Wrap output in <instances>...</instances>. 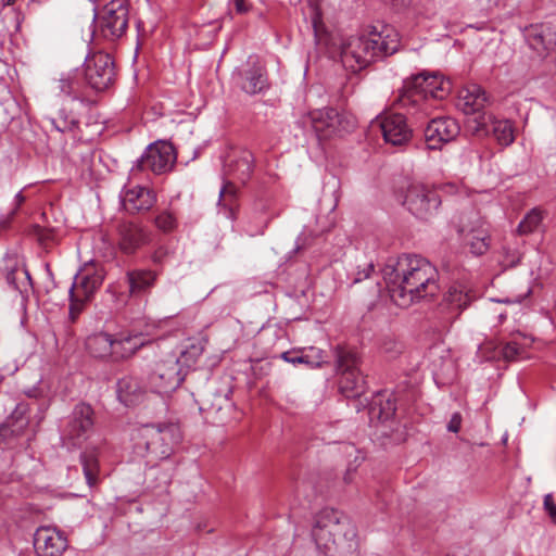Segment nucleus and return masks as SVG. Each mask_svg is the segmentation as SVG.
I'll return each mask as SVG.
<instances>
[{
	"label": "nucleus",
	"instance_id": "f257e3e1",
	"mask_svg": "<svg viewBox=\"0 0 556 556\" xmlns=\"http://www.w3.org/2000/svg\"><path fill=\"white\" fill-rule=\"evenodd\" d=\"M438 270L419 255L403 254L390 260L382 269V278L392 301L401 307L434 296L439 292Z\"/></svg>",
	"mask_w": 556,
	"mask_h": 556
},
{
	"label": "nucleus",
	"instance_id": "f03ea898",
	"mask_svg": "<svg viewBox=\"0 0 556 556\" xmlns=\"http://www.w3.org/2000/svg\"><path fill=\"white\" fill-rule=\"evenodd\" d=\"M399 47L397 30L383 25L379 30L374 27L366 35L350 37L341 46L340 58L343 66L355 73L380 58L395 53Z\"/></svg>",
	"mask_w": 556,
	"mask_h": 556
},
{
	"label": "nucleus",
	"instance_id": "7ed1b4c3",
	"mask_svg": "<svg viewBox=\"0 0 556 556\" xmlns=\"http://www.w3.org/2000/svg\"><path fill=\"white\" fill-rule=\"evenodd\" d=\"M312 536L317 549L327 556H354L358 548L355 527L333 508L316 515Z\"/></svg>",
	"mask_w": 556,
	"mask_h": 556
},
{
	"label": "nucleus",
	"instance_id": "20e7f679",
	"mask_svg": "<svg viewBox=\"0 0 556 556\" xmlns=\"http://www.w3.org/2000/svg\"><path fill=\"white\" fill-rule=\"evenodd\" d=\"M450 91L451 84L447 79L422 72L404 81L397 100L415 122L421 124L431 115L433 101L445 99Z\"/></svg>",
	"mask_w": 556,
	"mask_h": 556
},
{
	"label": "nucleus",
	"instance_id": "39448f33",
	"mask_svg": "<svg viewBox=\"0 0 556 556\" xmlns=\"http://www.w3.org/2000/svg\"><path fill=\"white\" fill-rule=\"evenodd\" d=\"M181 439L182 433L177 424L143 425L137 429L135 448L150 460L167 459Z\"/></svg>",
	"mask_w": 556,
	"mask_h": 556
},
{
	"label": "nucleus",
	"instance_id": "423d86ee",
	"mask_svg": "<svg viewBox=\"0 0 556 556\" xmlns=\"http://www.w3.org/2000/svg\"><path fill=\"white\" fill-rule=\"evenodd\" d=\"M254 155L247 149L231 151L224 161V175L228 181L219 191L218 205L231 206L236 199L233 181L247 184L253 174ZM231 207H229V211Z\"/></svg>",
	"mask_w": 556,
	"mask_h": 556
},
{
	"label": "nucleus",
	"instance_id": "0eeeda50",
	"mask_svg": "<svg viewBox=\"0 0 556 556\" xmlns=\"http://www.w3.org/2000/svg\"><path fill=\"white\" fill-rule=\"evenodd\" d=\"M186 376L177 354L166 353L161 355L151 367L147 377V387L151 392L167 396L180 387Z\"/></svg>",
	"mask_w": 556,
	"mask_h": 556
},
{
	"label": "nucleus",
	"instance_id": "6e6552de",
	"mask_svg": "<svg viewBox=\"0 0 556 556\" xmlns=\"http://www.w3.org/2000/svg\"><path fill=\"white\" fill-rule=\"evenodd\" d=\"M103 279V269L96 265L86 266L75 275L74 281L68 289L70 318L72 321L77 319L85 304L90 301L94 292L101 287Z\"/></svg>",
	"mask_w": 556,
	"mask_h": 556
},
{
	"label": "nucleus",
	"instance_id": "1a4fd4ad",
	"mask_svg": "<svg viewBox=\"0 0 556 556\" xmlns=\"http://www.w3.org/2000/svg\"><path fill=\"white\" fill-rule=\"evenodd\" d=\"M303 123L309 125L319 141L328 140L344 132L351 131L354 126V119L340 113L333 108H324L314 110L303 117Z\"/></svg>",
	"mask_w": 556,
	"mask_h": 556
},
{
	"label": "nucleus",
	"instance_id": "9d476101",
	"mask_svg": "<svg viewBox=\"0 0 556 556\" xmlns=\"http://www.w3.org/2000/svg\"><path fill=\"white\" fill-rule=\"evenodd\" d=\"M84 86L96 92L109 90L116 80V70L113 58L98 51L88 54L83 65Z\"/></svg>",
	"mask_w": 556,
	"mask_h": 556
},
{
	"label": "nucleus",
	"instance_id": "9b49d317",
	"mask_svg": "<svg viewBox=\"0 0 556 556\" xmlns=\"http://www.w3.org/2000/svg\"><path fill=\"white\" fill-rule=\"evenodd\" d=\"M403 205L416 218L428 220L438 213L441 198L432 187L414 181L406 188Z\"/></svg>",
	"mask_w": 556,
	"mask_h": 556
},
{
	"label": "nucleus",
	"instance_id": "f8f14e48",
	"mask_svg": "<svg viewBox=\"0 0 556 556\" xmlns=\"http://www.w3.org/2000/svg\"><path fill=\"white\" fill-rule=\"evenodd\" d=\"M176 152L172 143L155 141L149 144L142 155L135 162L130 175L136 177L142 170H151L155 175L170 172L176 163Z\"/></svg>",
	"mask_w": 556,
	"mask_h": 556
},
{
	"label": "nucleus",
	"instance_id": "ddd939ff",
	"mask_svg": "<svg viewBox=\"0 0 556 556\" xmlns=\"http://www.w3.org/2000/svg\"><path fill=\"white\" fill-rule=\"evenodd\" d=\"M94 18L101 36L108 40L121 38L128 27V7L123 0H111Z\"/></svg>",
	"mask_w": 556,
	"mask_h": 556
},
{
	"label": "nucleus",
	"instance_id": "4468645a",
	"mask_svg": "<svg viewBox=\"0 0 556 556\" xmlns=\"http://www.w3.org/2000/svg\"><path fill=\"white\" fill-rule=\"evenodd\" d=\"M340 371L339 389L346 397L361 396L366 390V381L359 369V359L353 352L339 351L337 355Z\"/></svg>",
	"mask_w": 556,
	"mask_h": 556
},
{
	"label": "nucleus",
	"instance_id": "2eb2a0df",
	"mask_svg": "<svg viewBox=\"0 0 556 556\" xmlns=\"http://www.w3.org/2000/svg\"><path fill=\"white\" fill-rule=\"evenodd\" d=\"M93 409L89 404H77L63 431V439L72 446L80 447L93 430Z\"/></svg>",
	"mask_w": 556,
	"mask_h": 556
},
{
	"label": "nucleus",
	"instance_id": "dca6fc26",
	"mask_svg": "<svg viewBox=\"0 0 556 556\" xmlns=\"http://www.w3.org/2000/svg\"><path fill=\"white\" fill-rule=\"evenodd\" d=\"M472 130L478 135H490L502 147L510 146L515 140V127L508 119H497L492 114H480L471 119Z\"/></svg>",
	"mask_w": 556,
	"mask_h": 556
},
{
	"label": "nucleus",
	"instance_id": "f3484780",
	"mask_svg": "<svg viewBox=\"0 0 556 556\" xmlns=\"http://www.w3.org/2000/svg\"><path fill=\"white\" fill-rule=\"evenodd\" d=\"M68 547L66 534L51 526H41L34 533L36 556H62Z\"/></svg>",
	"mask_w": 556,
	"mask_h": 556
},
{
	"label": "nucleus",
	"instance_id": "a211bd4d",
	"mask_svg": "<svg viewBox=\"0 0 556 556\" xmlns=\"http://www.w3.org/2000/svg\"><path fill=\"white\" fill-rule=\"evenodd\" d=\"M151 239L152 232L141 224L123 222L117 226V244L124 254H135L149 244Z\"/></svg>",
	"mask_w": 556,
	"mask_h": 556
},
{
	"label": "nucleus",
	"instance_id": "6ab92c4d",
	"mask_svg": "<svg viewBox=\"0 0 556 556\" xmlns=\"http://www.w3.org/2000/svg\"><path fill=\"white\" fill-rule=\"evenodd\" d=\"M378 124L384 141L389 144L402 147L407 144L413 137V130L403 114H383L378 117Z\"/></svg>",
	"mask_w": 556,
	"mask_h": 556
},
{
	"label": "nucleus",
	"instance_id": "aec40b11",
	"mask_svg": "<svg viewBox=\"0 0 556 556\" xmlns=\"http://www.w3.org/2000/svg\"><path fill=\"white\" fill-rule=\"evenodd\" d=\"M459 125L452 117H434L425 128V140L428 149H440L444 143L454 140L459 134Z\"/></svg>",
	"mask_w": 556,
	"mask_h": 556
},
{
	"label": "nucleus",
	"instance_id": "412c9836",
	"mask_svg": "<svg viewBox=\"0 0 556 556\" xmlns=\"http://www.w3.org/2000/svg\"><path fill=\"white\" fill-rule=\"evenodd\" d=\"M475 299L476 293L466 285L460 282L452 285L440 304L441 312L445 314V320L454 321Z\"/></svg>",
	"mask_w": 556,
	"mask_h": 556
},
{
	"label": "nucleus",
	"instance_id": "4be33fe9",
	"mask_svg": "<svg viewBox=\"0 0 556 556\" xmlns=\"http://www.w3.org/2000/svg\"><path fill=\"white\" fill-rule=\"evenodd\" d=\"M459 232L475 255H482L489 249V230L486 223L478 215L471 214L460 226Z\"/></svg>",
	"mask_w": 556,
	"mask_h": 556
},
{
	"label": "nucleus",
	"instance_id": "5701e85b",
	"mask_svg": "<svg viewBox=\"0 0 556 556\" xmlns=\"http://www.w3.org/2000/svg\"><path fill=\"white\" fill-rule=\"evenodd\" d=\"M121 199L124 210L129 214L147 212L156 203L155 192L143 186L123 190Z\"/></svg>",
	"mask_w": 556,
	"mask_h": 556
},
{
	"label": "nucleus",
	"instance_id": "b1692460",
	"mask_svg": "<svg viewBox=\"0 0 556 556\" xmlns=\"http://www.w3.org/2000/svg\"><path fill=\"white\" fill-rule=\"evenodd\" d=\"M489 99L485 91L477 84H470L459 90L457 106L466 115L473 117L485 114L482 110L485 108Z\"/></svg>",
	"mask_w": 556,
	"mask_h": 556
},
{
	"label": "nucleus",
	"instance_id": "393cba45",
	"mask_svg": "<svg viewBox=\"0 0 556 556\" xmlns=\"http://www.w3.org/2000/svg\"><path fill=\"white\" fill-rule=\"evenodd\" d=\"M238 77L240 88L249 94L261 93L268 87L265 70L258 64H249V68L239 72Z\"/></svg>",
	"mask_w": 556,
	"mask_h": 556
},
{
	"label": "nucleus",
	"instance_id": "a878e982",
	"mask_svg": "<svg viewBox=\"0 0 556 556\" xmlns=\"http://www.w3.org/2000/svg\"><path fill=\"white\" fill-rule=\"evenodd\" d=\"M115 337L108 332H97L86 340V348L90 355L97 358L114 361Z\"/></svg>",
	"mask_w": 556,
	"mask_h": 556
},
{
	"label": "nucleus",
	"instance_id": "bb28decb",
	"mask_svg": "<svg viewBox=\"0 0 556 556\" xmlns=\"http://www.w3.org/2000/svg\"><path fill=\"white\" fill-rule=\"evenodd\" d=\"M25 412L24 405H17L7 421L0 426V443L10 437H20L24 433L29 422Z\"/></svg>",
	"mask_w": 556,
	"mask_h": 556
},
{
	"label": "nucleus",
	"instance_id": "cd10ccee",
	"mask_svg": "<svg viewBox=\"0 0 556 556\" xmlns=\"http://www.w3.org/2000/svg\"><path fill=\"white\" fill-rule=\"evenodd\" d=\"M147 342L141 334L119 333L115 337L114 362L130 357Z\"/></svg>",
	"mask_w": 556,
	"mask_h": 556
},
{
	"label": "nucleus",
	"instance_id": "c85d7f7f",
	"mask_svg": "<svg viewBox=\"0 0 556 556\" xmlns=\"http://www.w3.org/2000/svg\"><path fill=\"white\" fill-rule=\"evenodd\" d=\"M531 344L532 339L525 334L517 333L502 344L500 353L507 362L518 361L526 357L527 350Z\"/></svg>",
	"mask_w": 556,
	"mask_h": 556
},
{
	"label": "nucleus",
	"instance_id": "c756f323",
	"mask_svg": "<svg viewBox=\"0 0 556 556\" xmlns=\"http://www.w3.org/2000/svg\"><path fill=\"white\" fill-rule=\"evenodd\" d=\"M116 393L121 403L131 406L140 401L143 389L136 378L124 377L117 381Z\"/></svg>",
	"mask_w": 556,
	"mask_h": 556
},
{
	"label": "nucleus",
	"instance_id": "7c9ffc66",
	"mask_svg": "<svg viewBox=\"0 0 556 556\" xmlns=\"http://www.w3.org/2000/svg\"><path fill=\"white\" fill-rule=\"evenodd\" d=\"M157 274L150 269H132L126 274L130 294H139L154 286Z\"/></svg>",
	"mask_w": 556,
	"mask_h": 556
},
{
	"label": "nucleus",
	"instance_id": "2f4dec72",
	"mask_svg": "<svg viewBox=\"0 0 556 556\" xmlns=\"http://www.w3.org/2000/svg\"><path fill=\"white\" fill-rule=\"evenodd\" d=\"M204 351V341H190L188 342L177 354V359L180 365L184 366V371L187 375L190 368H192L199 357Z\"/></svg>",
	"mask_w": 556,
	"mask_h": 556
},
{
	"label": "nucleus",
	"instance_id": "473e14b6",
	"mask_svg": "<svg viewBox=\"0 0 556 556\" xmlns=\"http://www.w3.org/2000/svg\"><path fill=\"white\" fill-rule=\"evenodd\" d=\"M309 354H304L302 352H283L281 354L282 359L293 365L296 364H305L309 367H319L323 364L321 351L315 348H311Z\"/></svg>",
	"mask_w": 556,
	"mask_h": 556
},
{
	"label": "nucleus",
	"instance_id": "72a5a7b5",
	"mask_svg": "<svg viewBox=\"0 0 556 556\" xmlns=\"http://www.w3.org/2000/svg\"><path fill=\"white\" fill-rule=\"evenodd\" d=\"M7 282L20 293H27L31 289V280L28 270L16 267L7 273Z\"/></svg>",
	"mask_w": 556,
	"mask_h": 556
},
{
	"label": "nucleus",
	"instance_id": "f704fd0d",
	"mask_svg": "<svg viewBox=\"0 0 556 556\" xmlns=\"http://www.w3.org/2000/svg\"><path fill=\"white\" fill-rule=\"evenodd\" d=\"M83 87L84 83L78 80L76 78V75L74 76L71 73L62 75L61 78L58 80L56 85V88L62 94L71 97L73 99L80 98Z\"/></svg>",
	"mask_w": 556,
	"mask_h": 556
},
{
	"label": "nucleus",
	"instance_id": "c9c22d12",
	"mask_svg": "<svg viewBox=\"0 0 556 556\" xmlns=\"http://www.w3.org/2000/svg\"><path fill=\"white\" fill-rule=\"evenodd\" d=\"M544 218V212L534 207L521 219L518 225L517 231L519 235H529L539 229Z\"/></svg>",
	"mask_w": 556,
	"mask_h": 556
},
{
	"label": "nucleus",
	"instance_id": "e433bc0d",
	"mask_svg": "<svg viewBox=\"0 0 556 556\" xmlns=\"http://www.w3.org/2000/svg\"><path fill=\"white\" fill-rule=\"evenodd\" d=\"M374 269L375 267L371 262L363 261L362 263L350 264L348 268V279L350 280V285H355L364 279L370 278Z\"/></svg>",
	"mask_w": 556,
	"mask_h": 556
},
{
	"label": "nucleus",
	"instance_id": "4c0bfd02",
	"mask_svg": "<svg viewBox=\"0 0 556 556\" xmlns=\"http://www.w3.org/2000/svg\"><path fill=\"white\" fill-rule=\"evenodd\" d=\"M80 460L87 483L91 486L96 483L98 472V458L93 452L85 451L80 455Z\"/></svg>",
	"mask_w": 556,
	"mask_h": 556
},
{
	"label": "nucleus",
	"instance_id": "58836bf2",
	"mask_svg": "<svg viewBox=\"0 0 556 556\" xmlns=\"http://www.w3.org/2000/svg\"><path fill=\"white\" fill-rule=\"evenodd\" d=\"M378 401L380 406L379 418L381 420H388L392 418L396 412V399L394 397V395L389 394L388 396H386L384 394H379Z\"/></svg>",
	"mask_w": 556,
	"mask_h": 556
},
{
	"label": "nucleus",
	"instance_id": "ea45409f",
	"mask_svg": "<svg viewBox=\"0 0 556 556\" xmlns=\"http://www.w3.org/2000/svg\"><path fill=\"white\" fill-rule=\"evenodd\" d=\"M49 122L52 127L60 132L71 131L76 125L75 118L64 111H60L58 116L50 118Z\"/></svg>",
	"mask_w": 556,
	"mask_h": 556
},
{
	"label": "nucleus",
	"instance_id": "a19ab883",
	"mask_svg": "<svg viewBox=\"0 0 556 556\" xmlns=\"http://www.w3.org/2000/svg\"><path fill=\"white\" fill-rule=\"evenodd\" d=\"M154 225L157 229L169 232L177 226V219L169 211H163L154 217Z\"/></svg>",
	"mask_w": 556,
	"mask_h": 556
},
{
	"label": "nucleus",
	"instance_id": "79ce46f5",
	"mask_svg": "<svg viewBox=\"0 0 556 556\" xmlns=\"http://www.w3.org/2000/svg\"><path fill=\"white\" fill-rule=\"evenodd\" d=\"M380 350L382 353L393 358L401 353L402 345L394 339L386 338L380 344Z\"/></svg>",
	"mask_w": 556,
	"mask_h": 556
},
{
	"label": "nucleus",
	"instance_id": "37998d69",
	"mask_svg": "<svg viewBox=\"0 0 556 556\" xmlns=\"http://www.w3.org/2000/svg\"><path fill=\"white\" fill-rule=\"evenodd\" d=\"M531 288H528L527 291L522 294L497 299L496 302L504 304H520L531 294Z\"/></svg>",
	"mask_w": 556,
	"mask_h": 556
},
{
	"label": "nucleus",
	"instance_id": "c03bdc74",
	"mask_svg": "<svg viewBox=\"0 0 556 556\" xmlns=\"http://www.w3.org/2000/svg\"><path fill=\"white\" fill-rule=\"evenodd\" d=\"M25 197L23 195L22 191L17 192L14 197V207L10 212L9 216L3 220L4 224H9L10 220L14 217V215L17 213L20 206L25 202Z\"/></svg>",
	"mask_w": 556,
	"mask_h": 556
},
{
	"label": "nucleus",
	"instance_id": "a18cd8bd",
	"mask_svg": "<svg viewBox=\"0 0 556 556\" xmlns=\"http://www.w3.org/2000/svg\"><path fill=\"white\" fill-rule=\"evenodd\" d=\"M462 415L459 413H454L447 424V430L455 433L458 432L462 426Z\"/></svg>",
	"mask_w": 556,
	"mask_h": 556
},
{
	"label": "nucleus",
	"instance_id": "49530a36",
	"mask_svg": "<svg viewBox=\"0 0 556 556\" xmlns=\"http://www.w3.org/2000/svg\"><path fill=\"white\" fill-rule=\"evenodd\" d=\"M530 46L539 51L540 53L542 51H545L547 50V47L544 45V41H543V36L541 34H535L531 39H530Z\"/></svg>",
	"mask_w": 556,
	"mask_h": 556
},
{
	"label": "nucleus",
	"instance_id": "de8ad7c7",
	"mask_svg": "<svg viewBox=\"0 0 556 556\" xmlns=\"http://www.w3.org/2000/svg\"><path fill=\"white\" fill-rule=\"evenodd\" d=\"M544 508L546 509V511L548 513V515H549L554 520H556V505L554 504L553 495H552V494H546V495L544 496Z\"/></svg>",
	"mask_w": 556,
	"mask_h": 556
},
{
	"label": "nucleus",
	"instance_id": "09e8293b",
	"mask_svg": "<svg viewBox=\"0 0 556 556\" xmlns=\"http://www.w3.org/2000/svg\"><path fill=\"white\" fill-rule=\"evenodd\" d=\"M384 2L393 10L402 11L410 4L412 0H384Z\"/></svg>",
	"mask_w": 556,
	"mask_h": 556
},
{
	"label": "nucleus",
	"instance_id": "8fccbe9b",
	"mask_svg": "<svg viewBox=\"0 0 556 556\" xmlns=\"http://www.w3.org/2000/svg\"><path fill=\"white\" fill-rule=\"evenodd\" d=\"M230 5H232L235 10L241 14L249 11V5L245 3V0H230Z\"/></svg>",
	"mask_w": 556,
	"mask_h": 556
},
{
	"label": "nucleus",
	"instance_id": "3c124183",
	"mask_svg": "<svg viewBox=\"0 0 556 556\" xmlns=\"http://www.w3.org/2000/svg\"><path fill=\"white\" fill-rule=\"evenodd\" d=\"M519 262H520V254L519 253H514L511 255L507 254L505 260H504V264L506 266H510V267L516 266Z\"/></svg>",
	"mask_w": 556,
	"mask_h": 556
},
{
	"label": "nucleus",
	"instance_id": "603ef678",
	"mask_svg": "<svg viewBox=\"0 0 556 556\" xmlns=\"http://www.w3.org/2000/svg\"><path fill=\"white\" fill-rule=\"evenodd\" d=\"M170 480H172V475L168 472H163L161 475V482H160L159 486L166 488L170 483Z\"/></svg>",
	"mask_w": 556,
	"mask_h": 556
},
{
	"label": "nucleus",
	"instance_id": "864d4df0",
	"mask_svg": "<svg viewBox=\"0 0 556 556\" xmlns=\"http://www.w3.org/2000/svg\"><path fill=\"white\" fill-rule=\"evenodd\" d=\"M350 472H351V468L348 469L346 475L344 477V480L346 483H350L352 481V479L350 477Z\"/></svg>",
	"mask_w": 556,
	"mask_h": 556
},
{
	"label": "nucleus",
	"instance_id": "5fc2aeb1",
	"mask_svg": "<svg viewBox=\"0 0 556 556\" xmlns=\"http://www.w3.org/2000/svg\"><path fill=\"white\" fill-rule=\"evenodd\" d=\"M506 317H507V315H506L505 313H501V314L498 315V319H500V321H501V323H502L504 319H506Z\"/></svg>",
	"mask_w": 556,
	"mask_h": 556
},
{
	"label": "nucleus",
	"instance_id": "6e6d98bb",
	"mask_svg": "<svg viewBox=\"0 0 556 556\" xmlns=\"http://www.w3.org/2000/svg\"><path fill=\"white\" fill-rule=\"evenodd\" d=\"M3 1V5H10L12 4L15 0H2Z\"/></svg>",
	"mask_w": 556,
	"mask_h": 556
},
{
	"label": "nucleus",
	"instance_id": "4d7b16f0",
	"mask_svg": "<svg viewBox=\"0 0 556 556\" xmlns=\"http://www.w3.org/2000/svg\"><path fill=\"white\" fill-rule=\"evenodd\" d=\"M313 24H314V27L316 28V25H317V18H314Z\"/></svg>",
	"mask_w": 556,
	"mask_h": 556
}]
</instances>
